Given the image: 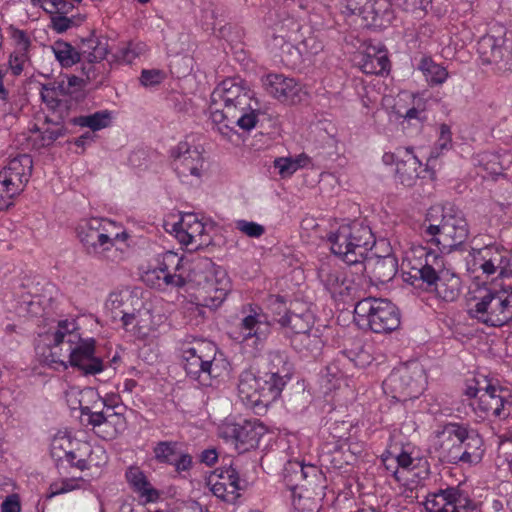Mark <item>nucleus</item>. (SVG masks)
Listing matches in <instances>:
<instances>
[{
  "label": "nucleus",
  "instance_id": "nucleus-1",
  "mask_svg": "<svg viewBox=\"0 0 512 512\" xmlns=\"http://www.w3.org/2000/svg\"><path fill=\"white\" fill-rule=\"evenodd\" d=\"M226 272L209 258H200L185 268L183 258L168 251L159 266L147 274L148 280L155 277L166 286L183 287L187 281L200 286L199 304L210 309L218 308L229 291Z\"/></svg>",
  "mask_w": 512,
  "mask_h": 512
},
{
  "label": "nucleus",
  "instance_id": "nucleus-2",
  "mask_svg": "<svg viewBox=\"0 0 512 512\" xmlns=\"http://www.w3.org/2000/svg\"><path fill=\"white\" fill-rule=\"evenodd\" d=\"M252 92L239 78L223 80L212 92L210 119L217 131L230 138L238 126L249 131L257 123V113L251 105Z\"/></svg>",
  "mask_w": 512,
  "mask_h": 512
},
{
  "label": "nucleus",
  "instance_id": "nucleus-3",
  "mask_svg": "<svg viewBox=\"0 0 512 512\" xmlns=\"http://www.w3.org/2000/svg\"><path fill=\"white\" fill-rule=\"evenodd\" d=\"M427 242L438 247L439 252H451L468 238L469 229L464 213L455 205H434L427 210L423 225Z\"/></svg>",
  "mask_w": 512,
  "mask_h": 512
},
{
  "label": "nucleus",
  "instance_id": "nucleus-4",
  "mask_svg": "<svg viewBox=\"0 0 512 512\" xmlns=\"http://www.w3.org/2000/svg\"><path fill=\"white\" fill-rule=\"evenodd\" d=\"M419 258H424L419 266H412L411 278L419 284H412L423 287L428 292H434L437 297L446 301H455L461 292L460 277L444 266V258L439 252L420 247Z\"/></svg>",
  "mask_w": 512,
  "mask_h": 512
},
{
  "label": "nucleus",
  "instance_id": "nucleus-5",
  "mask_svg": "<svg viewBox=\"0 0 512 512\" xmlns=\"http://www.w3.org/2000/svg\"><path fill=\"white\" fill-rule=\"evenodd\" d=\"M331 252L350 266H354L356 274L366 271L365 260L368 251L375 245V237L371 228L363 222L354 221L341 225L327 237Z\"/></svg>",
  "mask_w": 512,
  "mask_h": 512
},
{
  "label": "nucleus",
  "instance_id": "nucleus-6",
  "mask_svg": "<svg viewBox=\"0 0 512 512\" xmlns=\"http://www.w3.org/2000/svg\"><path fill=\"white\" fill-rule=\"evenodd\" d=\"M216 350L209 341H196L184 348L182 358L187 375L203 386H211L212 380L228 377L230 363L222 354L217 356Z\"/></svg>",
  "mask_w": 512,
  "mask_h": 512
},
{
  "label": "nucleus",
  "instance_id": "nucleus-7",
  "mask_svg": "<svg viewBox=\"0 0 512 512\" xmlns=\"http://www.w3.org/2000/svg\"><path fill=\"white\" fill-rule=\"evenodd\" d=\"M474 301L468 314L478 322L491 327H502L512 321V288H485L479 291Z\"/></svg>",
  "mask_w": 512,
  "mask_h": 512
},
{
  "label": "nucleus",
  "instance_id": "nucleus-8",
  "mask_svg": "<svg viewBox=\"0 0 512 512\" xmlns=\"http://www.w3.org/2000/svg\"><path fill=\"white\" fill-rule=\"evenodd\" d=\"M354 321L362 329L367 328L374 333H390L400 326V313L391 301L368 297L355 305Z\"/></svg>",
  "mask_w": 512,
  "mask_h": 512
},
{
  "label": "nucleus",
  "instance_id": "nucleus-9",
  "mask_svg": "<svg viewBox=\"0 0 512 512\" xmlns=\"http://www.w3.org/2000/svg\"><path fill=\"white\" fill-rule=\"evenodd\" d=\"M110 224V221L101 218H90L80 221L76 229L77 236L87 254L114 260L109 253L113 250L117 254V249H114L115 240L126 239L127 234L122 232L111 237L106 228Z\"/></svg>",
  "mask_w": 512,
  "mask_h": 512
},
{
  "label": "nucleus",
  "instance_id": "nucleus-10",
  "mask_svg": "<svg viewBox=\"0 0 512 512\" xmlns=\"http://www.w3.org/2000/svg\"><path fill=\"white\" fill-rule=\"evenodd\" d=\"M284 481L286 486L295 493L300 489L299 499L303 497L321 498L324 496L325 477L314 465L289 462L285 467Z\"/></svg>",
  "mask_w": 512,
  "mask_h": 512
},
{
  "label": "nucleus",
  "instance_id": "nucleus-11",
  "mask_svg": "<svg viewBox=\"0 0 512 512\" xmlns=\"http://www.w3.org/2000/svg\"><path fill=\"white\" fill-rule=\"evenodd\" d=\"M47 337L49 353L46 355V360L67 369L73 346L79 339L77 323L74 320H61L58 322L56 330Z\"/></svg>",
  "mask_w": 512,
  "mask_h": 512
},
{
  "label": "nucleus",
  "instance_id": "nucleus-12",
  "mask_svg": "<svg viewBox=\"0 0 512 512\" xmlns=\"http://www.w3.org/2000/svg\"><path fill=\"white\" fill-rule=\"evenodd\" d=\"M265 431V426L258 420H243L224 423L220 428V436L232 441L239 453H244L258 447Z\"/></svg>",
  "mask_w": 512,
  "mask_h": 512
},
{
  "label": "nucleus",
  "instance_id": "nucleus-13",
  "mask_svg": "<svg viewBox=\"0 0 512 512\" xmlns=\"http://www.w3.org/2000/svg\"><path fill=\"white\" fill-rule=\"evenodd\" d=\"M424 505L428 512H471L477 509V504L458 486L428 494Z\"/></svg>",
  "mask_w": 512,
  "mask_h": 512
},
{
  "label": "nucleus",
  "instance_id": "nucleus-14",
  "mask_svg": "<svg viewBox=\"0 0 512 512\" xmlns=\"http://www.w3.org/2000/svg\"><path fill=\"white\" fill-rule=\"evenodd\" d=\"M242 312L245 314L239 323L242 340H252L256 347L262 346L271 334V320L258 305L248 304Z\"/></svg>",
  "mask_w": 512,
  "mask_h": 512
},
{
  "label": "nucleus",
  "instance_id": "nucleus-15",
  "mask_svg": "<svg viewBox=\"0 0 512 512\" xmlns=\"http://www.w3.org/2000/svg\"><path fill=\"white\" fill-rule=\"evenodd\" d=\"M477 53L482 65H491L497 71L510 69L511 52L506 45L505 33L482 36L477 43Z\"/></svg>",
  "mask_w": 512,
  "mask_h": 512
},
{
  "label": "nucleus",
  "instance_id": "nucleus-16",
  "mask_svg": "<svg viewBox=\"0 0 512 512\" xmlns=\"http://www.w3.org/2000/svg\"><path fill=\"white\" fill-rule=\"evenodd\" d=\"M482 263V273L492 281L501 280L500 286H506L512 277L509 251L500 246H486L478 251Z\"/></svg>",
  "mask_w": 512,
  "mask_h": 512
},
{
  "label": "nucleus",
  "instance_id": "nucleus-17",
  "mask_svg": "<svg viewBox=\"0 0 512 512\" xmlns=\"http://www.w3.org/2000/svg\"><path fill=\"white\" fill-rule=\"evenodd\" d=\"M174 171L183 182H190L191 177L199 179L203 170L204 159L197 147L188 142H180L171 151Z\"/></svg>",
  "mask_w": 512,
  "mask_h": 512
},
{
  "label": "nucleus",
  "instance_id": "nucleus-18",
  "mask_svg": "<svg viewBox=\"0 0 512 512\" xmlns=\"http://www.w3.org/2000/svg\"><path fill=\"white\" fill-rule=\"evenodd\" d=\"M206 485L217 498L234 504L243 489L238 471L232 466L217 468L206 479Z\"/></svg>",
  "mask_w": 512,
  "mask_h": 512
},
{
  "label": "nucleus",
  "instance_id": "nucleus-19",
  "mask_svg": "<svg viewBox=\"0 0 512 512\" xmlns=\"http://www.w3.org/2000/svg\"><path fill=\"white\" fill-rule=\"evenodd\" d=\"M439 442V457L443 462L449 464H459L461 455V445L464 437H467V425L457 422H448L442 426L441 430L436 432Z\"/></svg>",
  "mask_w": 512,
  "mask_h": 512
},
{
  "label": "nucleus",
  "instance_id": "nucleus-20",
  "mask_svg": "<svg viewBox=\"0 0 512 512\" xmlns=\"http://www.w3.org/2000/svg\"><path fill=\"white\" fill-rule=\"evenodd\" d=\"M486 416L504 420L511 415L512 397L510 391L503 387L487 385L479 396L477 408Z\"/></svg>",
  "mask_w": 512,
  "mask_h": 512
},
{
  "label": "nucleus",
  "instance_id": "nucleus-21",
  "mask_svg": "<svg viewBox=\"0 0 512 512\" xmlns=\"http://www.w3.org/2000/svg\"><path fill=\"white\" fill-rule=\"evenodd\" d=\"M96 341L94 338H83L79 333L77 344H74L68 366L78 369L84 375H95L104 369L103 361L95 355Z\"/></svg>",
  "mask_w": 512,
  "mask_h": 512
},
{
  "label": "nucleus",
  "instance_id": "nucleus-22",
  "mask_svg": "<svg viewBox=\"0 0 512 512\" xmlns=\"http://www.w3.org/2000/svg\"><path fill=\"white\" fill-rule=\"evenodd\" d=\"M262 82L266 92L282 102L295 103L300 99L302 88L294 78L271 73L266 75Z\"/></svg>",
  "mask_w": 512,
  "mask_h": 512
},
{
  "label": "nucleus",
  "instance_id": "nucleus-23",
  "mask_svg": "<svg viewBox=\"0 0 512 512\" xmlns=\"http://www.w3.org/2000/svg\"><path fill=\"white\" fill-rule=\"evenodd\" d=\"M422 377L421 370L409 367H402L394 370L385 380V384L392 387L404 398H416L420 394L421 386L419 379Z\"/></svg>",
  "mask_w": 512,
  "mask_h": 512
},
{
  "label": "nucleus",
  "instance_id": "nucleus-24",
  "mask_svg": "<svg viewBox=\"0 0 512 512\" xmlns=\"http://www.w3.org/2000/svg\"><path fill=\"white\" fill-rule=\"evenodd\" d=\"M317 277L333 298L350 294L351 282L337 265H332L329 262L322 263L318 268Z\"/></svg>",
  "mask_w": 512,
  "mask_h": 512
},
{
  "label": "nucleus",
  "instance_id": "nucleus-25",
  "mask_svg": "<svg viewBox=\"0 0 512 512\" xmlns=\"http://www.w3.org/2000/svg\"><path fill=\"white\" fill-rule=\"evenodd\" d=\"M365 264L370 268V277L382 284L391 281L398 271V261L392 254L366 258Z\"/></svg>",
  "mask_w": 512,
  "mask_h": 512
},
{
  "label": "nucleus",
  "instance_id": "nucleus-26",
  "mask_svg": "<svg viewBox=\"0 0 512 512\" xmlns=\"http://www.w3.org/2000/svg\"><path fill=\"white\" fill-rule=\"evenodd\" d=\"M125 477L131 488L138 494L143 503L154 502L159 498V492L152 487L146 475L139 467H129Z\"/></svg>",
  "mask_w": 512,
  "mask_h": 512
},
{
  "label": "nucleus",
  "instance_id": "nucleus-27",
  "mask_svg": "<svg viewBox=\"0 0 512 512\" xmlns=\"http://www.w3.org/2000/svg\"><path fill=\"white\" fill-rule=\"evenodd\" d=\"M421 162L413 154L412 148H405L404 156L397 161L396 179L406 187L415 185L419 178Z\"/></svg>",
  "mask_w": 512,
  "mask_h": 512
},
{
  "label": "nucleus",
  "instance_id": "nucleus-28",
  "mask_svg": "<svg viewBox=\"0 0 512 512\" xmlns=\"http://www.w3.org/2000/svg\"><path fill=\"white\" fill-rule=\"evenodd\" d=\"M258 378V387H259V404L260 410L263 408H267L271 403H273L280 395L281 392L286 385V379H282L280 377H271V373H266L265 377H257Z\"/></svg>",
  "mask_w": 512,
  "mask_h": 512
},
{
  "label": "nucleus",
  "instance_id": "nucleus-29",
  "mask_svg": "<svg viewBox=\"0 0 512 512\" xmlns=\"http://www.w3.org/2000/svg\"><path fill=\"white\" fill-rule=\"evenodd\" d=\"M32 164L30 155L21 154L11 159L1 171H6V175L17 182L16 186L19 189H24L31 175Z\"/></svg>",
  "mask_w": 512,
  "mask_h": 512
},
{
  "label": "nucleus",
  "instance_id": "nucleus-30",
  "mask_svg": "<svg viewBox=\"0 0 512 512\" xmlns=\"http://www.w3.org/2000/svg\"><path fill=\"white\" fill-rule=\"evenodd\" d=\"M460 463L465 464H477L481 461L484 449L483 439L474 430H470L467 426V437H464V441L461 445Z\"/></svg>",
  "mask_w": 512,
  "mask_h": 512
},
{
  "label": "nucleus",
  "instance_id": "nucleus-31",
  "mask_svg": "<svg viewBox=\"0 0 512 512\" xmlns=\"http://www.w3.org/2000/svg\"><path fill=\"white\" fill-rule=\"evenodd\" d=\"M80 59H84L90 63H97L102 61L107 53V43L105 40L95 36L91 32L88 37L81 38L79 46Z\"/></svg>",
  "mask_w": 512,
  "mask_h": 512
},
{
  "label": "nucleus",
  "instance_id": "nucleus-32",
  "mask_svg": "<svg viewBox=\"0 0 512 512\" xmlns=\"http://www.w3.org/2000/svg\"><path fill=\"white\" fill-rule=\"evenodd\" d=\"M258 392V378L251 372L242 373L238 383V393L242 402L254 410H260Z\"/></svg>",
  "mask_w": 512,
  "mask_h": 512
},
{
  "label": "nucleus",
  "instance_id": "nucleus-33",
  "mask_svg": "<svg viewBox=\"0 0 512 512\" xmlns=\"http://www.w3.org/2000/svg\"><path fill=\"white\" fill-rule=\"evenodd\" d=\"M281 328L285 329V336L299 335L312 331V316L310 313H290V315H283L279 319H275Z\"/></svg>",
  "mask_w": 512,
  "mask_h": 512
},
{
  "label": "nucleus",
  "instance_id": "nucleus-34",
  "mask_svg": "<svg viewBox=\"0 0 512 512\" xmlns=\"http://www.w3.org/2000/svg\"><path fill=\"white\" fill-rule=\"evenodd\" d=\"M91 447L87 443L81 444L75 450L65 451L64 456H58L59 461H66L71 467H75L80 471L89 470L93 465V455Z\"/></svg>",
  "mask_w": 512,
  "mask_h": 512
},
{
  "label": "nucleus",
  "instance_id": "nucleus-35",
  "mask_svg": "<svg viewBox=\"0 0 512 512\" xmlns=\"http://www.w3.org/2000/svg\"><path fill=\"white\" fill-rule=\"evenodd\" d=\"M359 65L365 74L380 75L389 71L390 61L385 51L375 52L373 49V53L367 52L361 56Z\"/></svg>",
  "mask_w": 512,
  "mask_h": 512
},
{
  "label": "nucleus",
  "instance_id": "nucleus-36",
  "mask_svg": "<svg viewBox=\"0 0 512 512\" xmlns=\"http://www.w3.org/2000/svg\"><path fill=\"white\" fill-rule=\"evenodd\" d=\"M291 347L304 355H316L320 352L323 341L319 335L311 331L299 335H288Z\"/></svg>",
  "mask_w": 512,
  "mask_h": 512
},
{
  "label": "nucleus",
  "instance_id": "nucleus-37",
  "mask_svg": "<svg viewBox=\"0 0 512 512\" xmlns=\"http://www.w3.org/2000/svg\"><path fill=\"white\" fill-rule=\"evenodd\" d=\"M268 357L271 377L290 380L293 373V364L289 361L286 352L280 350L271 351Z\"/></svg>",
  "mask_w": 512,
  "mask_h": 512
},
{
  "label": "nucleus",
  "instance_id": "nucleus-38",
  "mask_svg": "<svg viewBox=\"0 0 512 512\" xmlns=\"http://www.w3.org/2000/svg\"><path fill=\"white\" fill-rule=\"evenodd\" d=\"M111 119V113L107 110H102L93 114L74 117L70 122L75 126L88 127L93 133L108 127L111 124Z\"/></svg>",
  "mask_w": 512,
  "mask_h": 512
},
{
  "label": "nucleus",
  "instance_id": "nucleus-39",
  "mask_svg": "<svg viewBox=\"0 0 512 512\" xmlns=\"http://www.w3.org/2000/svg\"><path fill=\"white\" fill-rule=\"evenodd\" d=\"M418 69L423 73L427 82L431 85H440L445 82L448 77L446 68L435 63L431 57L424 56L421 58Z\"/></svg>",
  "mask_w": 512,
  "mask_h": 512
},
{
  "label": "nucleus",
  "instance_id": "nucleus-40",
  "mask_svg": "<svg viewBox=\"0 0 512 512\" xmlns=\"http://www.w3.org/2000/svg\"><path fill=\"white\" fill-rule=\"evenodd\" d=\"M179 442L159 441L153 447L154 459L157 463L171 465L178 454Z\"/></svg>",
  "mask_w": 512,
  "mask_h": 512
},
{
  "label": "nucleus",
  "instance_id": "nucleus-41",
  "mask_svg": "<svg viewBox=\"0 0 512 512\" xmlns=\"http://www.w3.org/2000/svg\"><path fill=\"white\" fill-rule=\"evenodd\" d=\"M56 59L63 67H71L81 61L80 53L69 43L56 41L53 46Z\"/></svg>",
  "mask_w": 512,
  "mask_h": 512
},
{
  "label": "nucleus",
  "instance_id": "nucleus-42",
  "mask_svg": "<svg viewBox=\"0 0 512 512\" xmlns=\"http://www.w3.org/2000/svg\"><path fill=\"white\" fill-rule=\"evenodd\" d=\"M392 19L391 4L388 0H373V26H382Z\"/></svg>",
  "mask_w": 512,
  "mask_h": 512
},
{
  "label": "nucleus",
  "instance_id": "nucleus-43",
  "mask_svg": "<svg viewBox=\"0 0 512 512\" xmlns=\"http://www.w3.org/2000/svg\"><path fill=\"white\" fill-rule=\"evenodd\" d=\"M84 20V15L67 17L66 14H56L51 17V28L57 33H64L72 26L81 24Z\"/></svg>",
  "mask_w": 512,
  "mask_h": 512
},
{
  "label": "nucleus",
  "instance_id": "nucleus-44",
  "mask_svg": "<svg viewBox=\"0 0 512 512\" xmlns=\"http://www.w3.org/2000/svg\"><path fill=\"white\" fill-rule=\"evenodd\" d=\"M45 122L55 125V127H48L42 132L41 139L46 145H50L57 139L64 137L68 132L67 128L62 125V120L54 122L49 117H46Z\"/></svg>",
  "mask_w": 512,
  "mask_h": 512
},
{
  "label": "nucleus",
  "instance_id": "nucleus-45",
  "mask_svg": "<svg viewBox=\"0 0 512 512\" xmlns=\"http://www.w3.org/2000/svg\"><path fill=\"white\" fill-rule=\"evenodd\" d=\"M16 183L6 175V171H0V196H5L8 201H13L24 190L19 189Z\"/></svg>",
  "mask_w": 512,
  "mask_h": 512
},
{
  "label": "nucleus",
  "instance_id": "nucleus-46",
  "mask_svg": "<svg viewBox=\"0 0 512 512\" xmlns=\"http://www.w3.org/2000/svg\"><path fill=\"white\" fill-rule=\"evenodd\" d=\"M235 227L244 235L250 238H260L265 233V227L259 223L253 221H247L244 219L237 220Z\"/></svg>",
  "mask_w": 512,
  "mask_h": 512
},
{
  "label": "nucleus",
  "instance_id": "nucleus-47",
  "mask_svg": "<svg viewBox=\"0 0 512 512\" xmlns=\"http://www.w3.org/2000/svg\"><path fill=\"white\" fill-rule=\"evenodd\" d=\"M274 167L279 169V174L282 177H288L301 168L302 164L300 158H276L274 160Z\"/></svg>",
  "mask_w": 512,
  "mask_h": 512
},
{
  "label": "nucleus",
  "instance_id": "nucleus-48",
  "mask_svg": "<svg viewBox=\"0 0 512 512\" xmlns=\"http://www.w3.org/2000/svg\"><path fill=\"white\" fill-rule=\"evenodd\" d=\"M165 79V74L159 69H144L141 72L139 81L144 87H154L161 84Z\"/></svg>",
  "mask_w": 512,
  "mask_h": 512
},
{
  "label": "nucleus",
  "instance_id": "nucleus-49",
  "mask_svg": "<svg viewBox=\"0 0 512 512\" xmlns=\"http://www.w3.org/2000/svg\"><path fill=\"white\" fill-rule=\"evenodd\" d=\"M268 306L274 316V322H276L275 319H279L283 315H290L291 313L286 307V301L284 297L280 295H271L268 298Z\"/></svg>",
  "mask_w": 512,
  "mask_h": 512
},
{
  "label": "nucleus",
  "instance_id": "nucleus-50",
  "mask_svg": "<svg viewBox=\"0 0 512 512\" xmlns=\"http://www.w3.org/2000/svg\"><path fill=\"white\" fill-rule=\"evenodd\" d=\"M83 415L88 416V423L93 427L100 426L108 421L111 416L119 415V411H114L113 414H107L104 411L93 412L89 407H83L81 409Z\"/></svg>",
  "mask_w": 512,
  "mask_h": 512
},
{
  "label": "nucleus",
  "instance_id": "nucleus-51",
  "mask_svg": "<svg viewBox=\"0 0 512 512\" xmlns=\"http://www.w3.org/2000/svg\"><path fill=\"white\" fill-rule=\"evenodd\" d=\"M345 446L346 445H341L340 447H336L331 455L327 453L322 454V462L326 465H330L334 469H342L344 467L343 455Z\"/></svg>",
  "mask_w": 512,
  "mask_h": 512
},
{
  "label": "nucleus",
  "instance_id": "nucleus-52",
  "mask_svg": "<svg viewBox=\"0 0 512 512\" xmlns=\"http://www.w3.org/2000/svg\"><path fill=\"white\" fill-rule=\"evenodd\" d=\"M192 465V456L188 453H178L171 464L178 474L189 471L192 468Z\"/></svg>",
  "mask_w": 512,
  "mask_h": 512
},
{
  "label": "nucleus",
  "instance_id": "nucleus-53",
  "mask_svg": "<svg viewBox=\"0 0 512 512\" xmlns=\"http://www.w3.org/2000/svg\"><path fill=\"white\" fill-rule=\"evenodd\" d=\"M40 94L43 102L46 103L49 108L56 109L59 107L61 101L58 99V95L54 90L50 89V85H42Z\"/></svg>",
  "mask_w": 512,
  "mask_h": 512
},
{
  "label": "nucleus",
  "instance_id": "nucleus-54",
  "mask_svg": "<svg viewBox=\"0 0 512 512\" xmlns=\"http://www.w3.org/2000/svg\"><path fill=\"white\" fill-rule=\"evenodd\" d=\"M50 9H45L49 13L67 14L74 9V4L70 0H52Z\"/></svg>",
  "mask_w": 512,
  "mask_h": 512
},
{
  "label": "nucleus",
  "instance_id": "nucleus-55",
  "mask_svg": "<svg viewBox=\"0 0 512 512\" xmlns=\"http://www.w3.org/2000/svg\"><path fill=\"white\" fill-rule=\"evenodd\" d=\"M181 226H187L188 233L192 236V239L197 237H201L204 233L205 227L202 222L198 219L194 218L192 222H186L184 219L182 220Z\"/></svg>",
  "mask_w": 512,
  "mask_h": 512
},
{
  "label": "nucleus",
  "instance_id": "nucleus-56",
  "mask_svg": "<svg viewBox=\"0 0 512 512\" xmlns=\"http://www.w3.org/2000/svg\"><path fill=\"white\" fill-rule=\"evenodd\" d=\"M2 512H20L21 505L19 496L17 494H12L6 497L1 505Z\"/></svg>",
  "mask_w": 512,
  "mask_h": 512
},
{
  "label": "nucleus",
  "instance_id": "nucleus-57",
  "mask_svg": "<svg viewBox=\"0 0 512 512\" xmlns=\"http://www.w3.org/2000/svg\"><path fill=\"white\" fill-rule=\"evenodd\" d=\"M141 52V48H138L137 46L133 47L132 45H129L125 48H122L119 51L118 58L126 63H132L133 60L139 56Z\"/></svg>",
  "mask_w": 512,
  "mask_h": 512
},
{
  "label": "nucleus",
  "instance_id": "nucleus-58",
  "mask_svg": "<svg viewBox=\"0 0 512 512\" xmlns=\"http://www.w3.org/2000/svg\"><path fill=\"white\" fill-rule=\"evenodd\" d=\"M364 0H342L341 8L343 12L350 15H358Z\"/></svg>",
  "mask_w": 512,
  "mask_h": 512
},
{
  "label": "nucleus",
  "instance_id": "nucleus-59",
  "mask_svg": "<svg viewBox=\"0 0 512 512\" xmlns=\"http://www.w3.org/2000/svg\"><path fill=\"white\" fill-rule=\"evenodd\" d=\"M24 62L25 56L23 54H15L10 56L9 66L15 76H18L22 73Z\"/></svg>",
  "mask_w": 512,
  "mask_h": 512
},
{
  "label": "nucleus",
  "instance_id": "nucleus-60",
  "mask_svg": "<svg viewBox=\"0 0 512 512\" xmlns=\"http://www.w3.org/2000/svg\"><path fill=\"white\" fill-rule=\"evenodd\" d=\"M368 24L372 25L373 19V0H364L361 10L358 14Z\"/></svg>",
  "mask_w": 512,
  "mask_h": 512
},
{
  "label": "nucleus",
  "instance_id": "nucleus-61",
  "mask_svg": "<svg viewBox=\"0 0 512 512\" xmlns=\"http://www.w3.org/2000/svg\"><path fill=\"white\" fill-rule=\"evenodd\" d=\"M47 85H50V89H53L54 92L59 96H66V95H72L74 94V90H68L66 86V81L60 80V81H54L53 83H48Z\"/></svg>",
  "mask_w": 512,
  "mask_h": 512
},
{
  "label": "nucleus",
  "instance_id": "nucleus-62",
  "mask_svg": "<svg viewBox=\"0 0 512 512\" xmlns=\"http://www.w3.org/2000/svg\"><path fill=\"white\" fill-rule=\"evenodd\" d=\"M174 230L176 231V237L180 241L181 244L185 246L193 245L194 243H197L195 239H192V236L188 233L186 229H177V224L174 225Z\"/></svg>",
  "mask_w": 512,
  "mask_h": 512
},
{
  "label": "nucleus",
  "instance_id": "nucleus-63",
  "mask_svg": "<svg viewBox=\"0 0 512 512\" xmlns=\"http://www.w3.org/2000/svg\"><path fill=\"white\" fill-rule=\"evenodd\" d=\"M404 151L405 149L398 148L396 152H386L383 155L382 160L386 165H391L394 163L397 165V161L401 160V158L404 156Z\"/></svg>",
  "mask_w": 512,
  "mask_h": 512
},
{
  "label": "nucleus",
  "instance_id": "nucleus-64",
  "mask_svg": "<svg viewBox=\"0 0 512 512\" xmlns=\"http://www.w3.org/2000/svg\"><path fill=\"white\" fill-rule=\"evenodd\" d=\"M218 458L215 449H206L201 453L200 461L208 466H212L216 463Z\"/></svg>",
  "mask_w": 512,
  "mask_h": 512
}]
</instances>
